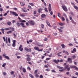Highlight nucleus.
<instances>
[{"mask_svg":"<svg viewBox=\"0 0 78 78\" xmlns=\"http://www.w3.org/2000/svg\"><path fill=\"white\" fill-rule=\"evenodd\" d=\"M59 24L60 25H61V26H62V25H64V24L61 23H59Z\"/></svg>","mask_w":78,"mask_h":78,"instance_id":"43","label":"nucleus"},{"mask_svg":"<svg viewBox=\"0 0 78 78\" xmlns=\"http://www.w3.org/2000/svg\"><path fill=\"white\" fill-rule=\"evenodd\" d=\"M43 9H41V8H40L38 9V12H39V13H40V12H41L42 11Z\"/></svg>","mask_w":78,"mask_h":78,"instance_id":"20","label":"nucleus"},{"mask_svg":"<svg viewBox=\"0 0 78 78\" xmlns=\"http://www.w3.org/2000/svg\"><path fill=\"white\" fill-rule=\"evenodd\" d=\"M44 10L45 12H48V10L46 8H44Z\"/></svg>","mask_w":78,"mask_h":78,"instance_id":"38","label":"nucleus"},{"mask_svg":"<svg viewBox=\"0 0 78 78\" xmlns=\"http://www.w3.org/2000/svg\"><path fill=\"white\" fill-rule=\"evenodd\" d=\"M20 22H26V21L25 20H20Z\"/></svg>","mask_w":78,"mask_h":78,"instance_id":"48","label":"nucleus"},{"mask_svg":"<svg viewBox=\"0 0 78 78\" xmlns=\"http://www.w3.org/2000/svg\"><path fill=\"white\" fill-rule=\"evenodd\" d=\"M48 40V39L46 38H45L44 40V41H47Z\"/></svg>","mask_w":78,"mask_h":78,"instance_id":"61","label":"nucleus"},{"mask_svg":"<svg viewBox=\"0 0 78 78\" xmlns=\"http://www.w3.org/2000/svg\"><path fill=\"white\" fill-rule=\"evenodd\" d=\"M37 13L36 11L35 10L34 12V14H36Z\"/></svg>","mask_w":78,"mask_h":78,"instance_id":"59","label":"nucleus"},{"mask_svg":"<svg viewBox=\"0 0 78 78\" xmlns=\"http://www.w3.org/2000/svg\"><path fill=\"white\" fill-rule=\"evenodd\" d=\"M20 23L19 22H17L16 23V25H17L18 27H20Z\"/></svg>","mask_w":78,"mask_h":78,"instance_id":"26","label":"nucleus"},{"mask_svg":"<svg viewBox=\"0 0 78 78\" xmlns=\"http://www.w3.org/2000/svg\"><path fill=\"white\" fill-rule=\"evenodd\" d=\"M74 65H77V62H74Z\"/></svg>","mask_w":78,"mask_h":78,"instance_id":"62","label":"nucleus"},{"mask_svg":"<svg viewBox=\"0 0 78 78\" xmlns=\"http://www.w3.org/2000/svg\"><path fill=\"white\" fill-rule=\"evenodd\" d=\"M29 5H30L31 6H34V4L33 3H29Z\"/></svg>","mask_w":78,"mask_h":78,"instance_id":"47","label":"nucleus"},{"mask_svg":"<svg viewBox=\"0 0 78 78\" xmlns=\"http://www.w3.org/2000/svg\"><path fill=\"white\" fill-rule=\"evenodd\" d=\"M58 31H59L60 32H61V33H62V30L60 29H58Z\"/></svg>","mask_w":78,"mask_h":78,"instance_id":"41","label":"nucleus"},{"mask_svg":"<svg viewBox=\"0 0 78 78\" xmlns=\"http://www.w3.org/2000/svg\"><path fill=\"white\" fill-rule=\"evenodd\" d=\"M27 69H29V70H31V68L29 66L27 67Z\"/></svg>","mask_w":78,"mask_h":78,"instance_id":"57","label":"nucleus"},{"mask_svg":"<svg viewBox=\"0 0 78 78\" xmlns=\"http://www.w3.org/2000/svg\"><path fill=\"white\" fill-rule=\"evenodd\" d=\"M10 29H11V30H12V31H14V28H13V27H9Z\"/></svg>","mask_w":78,"mask_h":78,"instance_id":"33","label":"nucleus"},{"mask_svg":"<svg viewBox=\"0 0 78 78\" xmlns=\"http://www.w3.org/2000/svg\"><path fill=\"white\" fill-rule=\"evenodd\" d=\"M8 12H7V13H5L4 16H6L8 14Z\"/></svg>","mask_w":78,"mask_h":78,"instance_id":"54","label":"nucleus"},{"mask_svg":"<svg viewBox=\"0 0 78 78\" xmlns=\"http://www.w3.org/2000/svg\"><path fill=\"white\" fill-rule=\"evenodd\" d=\"M62 7L63 10L65 11H68V10L67 9V7H66V6L65 5H62Z\"/></svg>","mask_w":78,"mask_h":78,"instance_id":"6","label":"nucleus"},{"mask_svg":"<svg viewBox=\"0 0 78 78\" xmlns=\"http://www.w3.org/2000/svg\"><path fill=\"white\" fill-rule=\"evenodd\" d=\"M6 65V63H4L2 65V67H5V66Z\"/></svg>","mask_w":78,"mask_h":78,"instance_id":"31","label":"nucleus"},{"mask_svg":"<svg viewBox=\"0 0 78 78\" xmlns=\"http://www.w3.org/2000/svg\"><path fill=\"white\" fill-rule=\"evenodd\" d=\"M58 16L59 17H61V14H60L59 13H58Z\"/></svg>","mask_w":78,"mask_h":78,"instance_id":"46","label":"nucleus"},{"mask_svg":"<svg viewBox=\"0 0 78 78\" xmlns=\"http://www.w3.org/2000/svg\"><path fill=\"white\" fill-rule=\"evenodd\" d=\"M10 13L11 14H12V15H13V16H17L19 15L17 14V13L15 12H10Z\"/></svg>","mask_w":78,"mask_h":78,"instance_id":"5","label":"nucleus"},{"mask_svg":"<svg viewBox=\"0 0 78 78\" xmlns=\"http://www.w3.org/2000/svg\"><path fill=\"white\" fill-rule=\"evenodd\" d=\"M61 46L62 47V48H66V46H65V45H64V44H61Z\"/></svg>","mask_w":78,"mask_h":78,"instance_id":"19","label":"nucleus"},{"mask_svg":"<svg viewBox=\"0 0 78 78\" xmlns=\"http://www.w3.org/2000/svg\"><path fill=\"white\" fill-rule=\"evenodd\" d=\"M34 49L35 50H37V51H43V49H39V48L38 47H34Z\"/></svg>","mask_w":78,"mask_h":78,"instance_id":"4","label":"nucleus"},{"mask_svg":"<svg viewBox=\"0 0 78 78\" xmlns=\"http://www.w3.org/2000/svg\"><path fill=\"white\" fill-rule=\"evenodd\" d=\"M37 45L38 47H43V44H41L39 42H38L37 43Z\"/></svg>","mask_w":78,"mask_h":78,"instance_id":"14","label":"nucleus"},{"mask_svg":"<svg viewBox=\"0 0 78 78\" xmlns=\"http://www.w3.org/2000/svg\"><path fill=\"white\" fill-rule=\"evenodd\" d=\"M12 32V31H11V30H10L7 32V34H9L10 33H11Z\"/></svg>","mask_w":78,"mask_h":78,"instance_id":"28","label":"nucleus"},{"mask_svg":"<svg viewBox=\"0 0 78 78\" xmlns=\"http://www.w3.org/2000/svg\"><path fill=\"white\" fill-rule=\"evenodd\" d=\"M76 52V48H74L73 49V51H71L72 53H75V52Z\"/></svg>","mask_w":78,"mask_h":78,"instance_id":"16","label":"nucleus"},{"mask_svg":"<svg viewBox=\"0 0 78 78\" xmlns=\"http://www.w3.org/2000/svg\"><path fill=\"white\" fill-rule=\"evenodd\" d=\"M41 27L42 28L44 29V25L43 24H42L41 25Z\"/></svg>","mask_w":78,"mask_h":78,"instance_id":"30","label":"nucleus"},{"mask_svg":"<svg viewBox=\"0 0 78 78\" xmlns=\"http://www.w3.org/2000/svg\"><path fill=\"white\" fill-rule=\"evenodd\" d=\"M76 58V56L74 55L72 56V59H75Z\"/></svg>","mask_w":78,"mask_h":78,"instance_id":"37","label":"nucleus"},{"mask_svg":"<svg viewBox=\"0 0 78 78\" xmlns=\"http://www.w3.org/2000/svg\"><path fill=\"white\" fill-rule=\"evenodd\" d=\"M66 21L67 23H69V21L68 20V19L67 18H66Z\"/></svg>","mask_w":78,"mask_h":78,"instance_id":"45","label":"nucleus"},{"mask_svg":"<svg viewBox=\"0 0 78 78\" xmlns=\"http://www.w3.org/2000/svg\"><path fill=\"white\" fill-rule=\"evenodd\" d=\"M7 24L8 25H9V26L10 25H11V22L8 21L7 23Z\"/></svg>","mask_w":78,"mask_h":78,"instance_id":"25","label":"nucleus"},{"mask_svg":"<svg viewBox=\"0 0 78 78\" xmlns=\"http://www.w3.org/2000/svg\"><path fill=\"white\" fill-rule=\"evenodd\" d=\"M63 16H64L65 18H67V15L66 14L64 13H63Z\"/></svg>","mask_w":78,"mask_h":78,"instance_id":"29","label":"nucleus"},{"mask_svg":"<svg viewBox=\"0 0 78 78\" xmlns=\"http://www.w3.org/2000/svg\"><path fill=\"white\" fill-rule=\"evenodd\" d=\"M73 7L76 9H78V8L76 5H74Z\"/></svg>","mask_w":78,"mask_h":78,"instance_id":"34","label":"nucleus"},{"mask_svg":"<svg viewBox=\"0 0 78 78\" xmlns=\"http://www.w3.org/2000/svg\"><path fill=\"white\" fill-rule=\"evenodd\" d=\"M69 46H73V44L72 43H70L69 44Z\"/></svg>","mask_w":78,"mask_h":78,"instance_id":"55","label":"nucleus"},{"mask_svg":"<svg viewBox=\"0 0 78 78\" xmlns=\"http://www.w3.org/2000/svg\"><path fill=\"white\" fill-rule=\"evenodd\" d=\"M51 4H49V7H48L49 11L50 12L51 11Z\"/></svg>","mask_w":78,"mask_h":78,"instance_id":"13","label":"nucleus"},{"mask_svg":"<svg viewBox=\"0 0 78 78\" xmlns=\"http://www.w3.org/2000/svg\"><path fill=\"white\" fill-rule=\"evenodd\" d=\"M64 70H67L68 71H69L70 70V68L69 67V65H66L64 68Z\"/></svg>","mask_w":78,"mask_h":78,"instance_id":"2","label":"nucleus"},{"mask_svg":"<svg viewBox=\"0 0 78 78\" xmlns=\"http://www.w3.org/2000/svg\"><path fill=\"white\" fill-rule=\"evenodd\" d=\"M29 23L31 25H34L35 24V22L33 20H30L28 21Z\"/></svg>","mask_w":78,"mask_h":78,"instance_id":"3","label":"nucleus"},{"mask_svg":"<svg viewBox=\"0 0 78 78\" xmlns=\"http://www.w3.org/2000/svg\"><path fill=\"white\" fill-rule=\"evenodd\" d=\"M13 44H12V46L13 47H16V40H13L12 41Z\"/></svg>","mask_w":78,"mask_h":78,"instance_id":"12","label":"nucleus"},{"mask_svg":"<svg viewBox=\"0 0 78 78\" xmlns=\"http://www.w3.org/2000/svg\"><path fill=\"white\" fill-rule=\"evenodd\" d=\"M10 73H11V74L12 75L13 74H14V72L13 71H12L10 72Z\"/></svg>","mask_w":78,"mask_h":78,"instance_id":"64","label":"nucleus"},{"mask_svg":"<svg viewBox=\"0 0 78 78\" xmlns=\"http://www.w3.org/2000/svg\"><path fill=\"white\" fill-rule=\"evenodd\" d=\"M46 22L48 27H51V26L50 25V23L48 22V20H46Z\"/></svg>","mask_w":78,"mask_h":78,"instance_id":"15","label":"nucleus"},{"mask_svg":"<svg viewBox=\"0 0 78 78\" xmlns=\"http://www.w3.org/2000/svg\"><path fill=\"white\" fill-rule=\"evenodd\" d=\"M20 16L21 17H25V16L24 14H20Z\"/></svg>","mask_w":78,"mask_h":78,"instance_id":"44","label":"nucleus"},{"mask_svg":"<svg viewBox=\"0 0 78 78\" xmlns=\"http://www.w3.org/2000/svg\"><path fill=\"white\" fill-rule=\"evenodd\" d=\"M51 71L53 73H56V71H55V70H51Z\"/></svg>","mask_w":78,"mask_h":78,"instance_id":"53","label":"nucleus"},{"mask_svg":"<svg viewBox=\"0 0 78 78\" xmlns=\"http://www.w3.org/2000/svg\"><path fill=\"white\" fill-rule=\"evenodd\" d=\"M25 50L26 51H27V52H31V49L29 48V49H28V48L27 47H25L24 48Z\"/></svg>","mask_w":78,"mask_h":78,"instance_id":"7","label":"nucleus"},{"mask_svg":"<svg viewBox=\"0 0 78 78\" xmlns=\"http://www.w3.org/2000/svg\"><path fill=\"white\" fill-rule=\"evenodd\" d=\"M8 41L9 43H11V39H10L9 38H8Z\"/></svg>","mask_w":78,"mask_h":78,"instance_id":"39","label":"nucleus"},{"mask_svg":"<svg viewBox=\"0 0 78 78\" xmlns=\"http://www.w3.org/2000/svg\"><path fill=\"white\" fill-rule=\"evenodd\" d=\"M43 4L45 6H47V4H46V3H45V2H43Z\"/></svg>","mask_w":78,"mask_h":78,"instance_id":"52","label":"nucleus"},{"mask_svg":"<svg viewBox=\"0 0 78 78\" xmlns=\"http://www.w3.org/2000/svg\"><path fill=\"white\" fill-rule=\"evenodd\" d=\"M20 3L21 6H24V5H25V3H23V2H20Z\"/></svg>","mask_w":78,"mask_h":78,"instance_id":"35","label":"nucleus"},{"mask_svg":"<svg viewBox=\"0 0 78 78\" xmlns=\"http://www.w3.org/2000/svg\"><path fill=\"white\" fill-rule=\"evenodd\" d=\"M3 11V9L2 8H0V11L1 12H2Z\"/></svg>","mask_w":78,"mask_h":78,"instance_id":"42","label":"nucleus"},{"mask_svg":"<svg viewBox=\"0 0 78 78\" xmlns=\"http://www.w3.org/2000/svg\"><path fill=\"white\" fill-rule=\"evenodd\" d=\"M46 17V15L45 14H43L41 15L42 18H45Z\"/></svg>","mask_w":78,"mask_h":78,"instance_id":"22","label":"nucleus"},{"mask_svg":"<svg viewBox=\"0 0 78 78\" xmlns=\"http://www.w3.org/2000/svg\"><path fill=\"white\" fill-rule=\"evenodd\" d=\"M75 74L77 76H78V72H76L75 73Z\"/></svg>","mask_w":78,"mask_h":78,"instance_id":"63","label":"nucleus"},{"mask_svg":"<svg viewBox=\"0 0 78 78\" xmlns=\"http://www.w3.org/2000/svg\"><path fill=\"white\" fill-rule=\"evenodd\" d=\"M22 45H20L19 48V50H20L21 51H22L23 50V48H22Z\"/></svg>","mask_w":78,"mask_h":78,"instance_id":"11","label":"nucleus"},{"mask_svg":"<svg viewBox=\"0 0 78 78\" xmlns=\"http://www.w3.org/2000/svg\"><path fill=\"white\" fill-rule=\"evenodd\" d=\"M52 62H55V64H57L59 63V62H63V60L61 59L59 60L58 59L57 60L55 59L52 60Z\"/></svg>","mask_w":78,"mask_h":78,"instance_id":"1","label":"nucleus"},{"mask_svg":"<svg viewBox=\"0 0 78 78\" xmlns=\"http://www.w3.org/2000/svg\"><path fill=\"white\" fill-rule=\"evenodd\" d=\"M20 25H21V26H22V27L23 28H25V25H24V23H20Z\"/></svg>","mask_w":78,"mask_h":78,"instance_id":"17","label":"nucleus"},{"mask_svg":"<svg viewBox=\"0 0 78 78\" xmlns=\"http://www.w3.org/2000/svg\"><path fill=\"white\" fill-rule=\"evenodd\" d=\"M70 68H73L75 69L76 70H78V68L75 66H70Z\"/></svg>","mask_w":78,"mask_h":78,"instance_id":"10","label":"nucleus"},{"mask_svg":"<svg viewBox=\"0 0 78 78\" xmlns=\"http://www.w3.org/2000/svg\"><path fill=\"white\" fill-rule=\"evenodd\" d=\"M13 9H14L15 11H17V8H13Z\"/></svg>","mask_w":78,"mask_h":78,"instance_id":"58","label":"nucleus"},{"mask_svg":"<svg viewBox=\"0 0 78 78\" xmlns=\"http://www.w3.org/2000/svg\"><path fill=\"white\" fill-rule=\"evenodd\" d=\"M21 9H22L23 11V12H27V10L24 9V8H22Z\"/></svg>","mask_w":78,"mask_h":78,"instance_id":"21","label":"nucleus"},{"mask_svg":"<svg viewBox=\"0 0 78 78\" xmlns=\"http://www.w3.org/2000/svg\"><path fill=\"white\" fill-rule=\"evenodd\" d=\"M37 69L35 71V72H34V74H37Z\"/></svg>","mask_w":78,"mask_h":78,"instance_id":"40","label":"nucleus"},{"mask_svg":"<svg viewBox=\"0 0 78 78\" xmlns=\"http://www.w3.org/2000/svg\"><path fill=\"white\" fill-rule=\"evenodd\" d=\"M62 53V52H60L57 54V55H58V56H62V55H59L60 54H61Z\"/></svg>","mask_w":78,"mask_h":78,"instance_id":"32","label":"nucleus"},{"mask_svg":"<svg viewBox=\"0 0 78 78\" xmlns=\"http://www.w3.org/2000/svg\"><path fill=\"white\" fill-rule=\"evenodd\" d=\"M6 55V54H3V56L4 57H5V59H9V57L8 56Z\"/></svg>","mask_w":78,"mask_h":78,"instance_id":"9","label":"nucleus"},{"mask_svg":"<svg viewBox=\"0 0 78 78\" xmlns=\"http://www.w3.org/2000/svg\"><path fill=\"white\" fill-rule=\"evenodd\" d=\"M46 71H50V69L47 68V69H46Z\"/></svg>","mask_w":78,"mask_h":78,"instance_id":"60","label":"nucleus"},{"mask_svg":"<svg viewBox=\"0 0 78 78\" xmlns=\"http://www.w3.org/2000/svg\"><path fill=\"white\" fill-rule=\"evenodd\" d=\"M72 59L70 58H69L67 59V61L70 64H72Z\"/></svg>","mask_w":78,"mask_h":78,"instance_id":"8","label":"nucleus"},{"mask_svg":"<svg viewBox=\"0 0 78 78\" xmlns=\"http://www.w3.org/2000/svg\"><path fill=\"white\" fill-rule=\"evenodd\" d=\"M10 28H4V30L5 31H7V30H9Z\"/></svg>","mask_w":78,"mask_h":78,"instance_id":"36","label":"nucleus"},{"mask_svg":"<svg viewBox=\"0 0 78 78\" xmlns=\"http://www.w3.org/2000/svg\"><path fill=\"white\" fill-rule=\"evenodd\" d=\"M62 21H64V20H65V19H64V18L62 16Z\"/></svg>","mask_w":78,"mask_h":78,"instance_id":"51","label":"nucleus"},{"mask_svg":"<svg viewBox=\"0 0 78 78\" xmlns=\"http://www.w3.org/2000/svg\"><path fill=\"white\" fill-rule=\"evenodd\" d=\"M29 76H30V77L31 78H34V76H33V75H32L31 74H29Z\"/></svg>","mask_w":78,"mask_h":78,"instance_id":"24","label":"nucleus"},{"mask_svg":"<svg viewBox=\"0 0 78 78\" xmlns=\"http://www.w3.org/2000/svg\"><path fill=\"white\" fill-rule=\"evenodd\" d=\"M50 59H51V58H46V61H48V60H50Z\"/></svg>","mask_w":78,"mask_h":78,"instance_id":"49","label":"nucleus"},{"mask_svg":"<svg viewBox=\"0 0 78 78\" xmlns=\"http://www.w3.org/2000/svg\"><path fill=\"white\" fill-rule=\"evenodd\" d=\"M27 61H30L31 58L30 57H27Z\"/></svg>","mask_w":78,"mask_h":78,"instance_id":"27","label":"nucleus"},{"mask_svg":"<svg viewBox=\"0 0 78 78\" xmlns=\"http://www.w3.org/2000/svg\"><path fill=\"white\" fill-rule=\"evenodd\" d=\"M0 30L2 32V34H5V32H4L5 29L2 28Z\"/></svg>","mask_w":78,"mask_h":78,"instance_id":"18","label":"nucleus"},{"mask_svg":"<svg viewBox=\"0 0 78 78\" xmlns=\"http://www.w3.org/2000/svg\"><path fill=\"white\" fill-rule=\"evenodd\" d=\"M22 70L23 72H24V73H25V72H26V69H25L24 68H23Z\"/></svg>","mask_w":78,"mask_h":78,"instance_id":"23","label":"nucleus"},{"mask_svg":"<svg viewBox=\"0 0 78 78\" xmlns=\"http://www.w3.org/2000/svg\"><path fill=\"white\" fill-rule=\"evenodd\" d=\"M65 53L66 54V55H69V52H67V51H65Z\"/></svg>","mask_w":78,"mask_h":78,"instance_id":"50","label":"nucleus"},{"mask_svg":"<svg viewBox=\"0 0 78 78\" xmlns=\"http://www.w3.org/2000/svg\"><path fill=\"white\" fill-rule=\"evenodd\" d=\"M35 76L36 78H39V75L38 74H36Z\"/></svg>","mask_w":78,"mask_h":78,"instance_id":"56","label":"nucleus"}]
</instances>
